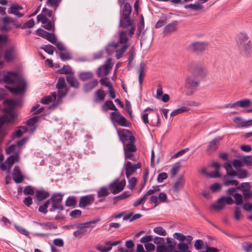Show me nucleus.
Listing matches in <instances>:
<instances>
[{
    "label": "nucleus",
    "mask_w": 252,
    "mask_h": 252,
    "mask_svg": "<svg viewBox=\"0 0 252 252\" xmlns=\"http://www.w3.org/2000/svg\"><path fill=\"white\" fill-rule=\"evenodd\" d=\"M234 203L231 197L228 196H222L217 200L215 204L211 205L213 209L215 210H221L224 208L226 204L231 205Z\"/></svg>",
    "instance_id": "obj_6"
},
{
    "label": "nucleus",
    "mask_w": 252,
    "mask_h": 252,
    "mask_svg": "<svg viewBox=\"0 0 252 252\" xmlns=\"http://www.w3.org/2000/svg\"><path fill=\"white\" fill-rule=\"evenodd\" d=\"M220 138H215L212 140L208 144L207 152L209 153L215 151L217 148V143L220 140Z\"/></svg>",
    "instance_id": "obj_28"
},
{
    "label": "nucleus",
    "mask_w": 252,
    "mask_h": 252,
    "mask_svg": "<svg viewBox=\"0 0 252 252\" xmlns=\"http://www.w3.org/2000/svg\"><path fill=\"white\" fill-rule=\"evenodd\" d=\"M54 12V11L45 7L43 8L42 10V13H43L44 14L46 17H49L51 18V20L52 21L53 23V25H54V23L56 21V17L55 16Z\"/></svg>",
    "instance_id": "obj_27"
},
{
    "label": "nucleus",
    "mask_w": 252,
    "mask_h": 252,
    "mask_svg": "<svg viewBox=\"0 0 252 252\" xmlns=\"http://www.w3.org/2000/svg\"><path fill=\"white\" fill-rule=\"evenodd\" d=\"M23 193L25 195H33L34 194V189L32 186H27L24 188Z\"/></svg>",
    "instance_id": "obj_55"
},
{
    "label": "nucleus",
    "mask_w": 252,
    "mask_h": 252,
    "mask_svg": "<svg viewBox=\"0 0 252 252\" xmlns=\"http://www.w3.org/2000/svg\"><path fill=\"white\" fill-rule=\"evenodd\" d=\"M41 49L49 55H53L55 50V47L51 45H45Z\"/></svg>",
    "instance_id": "obj_56"
},
{
    "label": "nucleus",
    "mask_w": 252,
    "mask_h": 252,
    "mask_svg": "<svg viewBox=\"0 0 252 252\" xmlns=\"http://www.w3.org/2000/svg\"><path fill=\"white\" fill-rule=\"evenodd\" d=\"M223 167L226 171V175L229 176L231 179H234L236 177V171H235L232 168L231 163L225 162L223 165Z\"/></svg>",
    "instance_id": "obj_25"
},
{
    "label": "nucleus",
    "mask_w": 252,
    "mask_h": 252,
    "mask_svg": "<svg viewBox=\"0 0 252 252\" xmlns=\"http://www.w3.org/2000/svg\"><path fill=\"white\" fill-rule=\"evenodd\" d=\"M135 140H131L129 141L126 146H124V151L134 152L136 150V148L134 145Z\"/></svg>",
    "instance_id": "obj_44"
},
{
    "label": "nucleus",
    "mask_w": 252,
    "mask_h": 252,
    "mask_svg": "<svg viewBox=\"0 0 252 252\" xmlns=\"http://www.w3.org/2000/svg\"><path fill=\"white\" fill-rule=\"evenodd\" d=\"M77 201L75 196H69L65 201V206L67 207H74Z\"/></svg>",
    "instance_id": "obj_46"
},
{
    "label": "nucleus",
    "mask_w": 252,
    "mask_h": 252,
    "mask_svg": "<svg viewBox=\"0 0 252 252\" xmlns=\"http://www.w3.org/2000/svg\"><path fill=\"white\" fill-rule=\"evenodd\" d=\"M63 199V194L60 192L54 193L52 196L48 199L49 203L52 202V207L49 209L50 212H54L56 210L63 211L64 208L62 204Z\"/></svg>",
    "instance_id": "obj_3"
},
{
    "label": "nucleus",
    "mask_w": 252,
    "mask_h": 252,
    "mask_svg": "<svg viewBox=\"0 0 252 252\" xmlns=\"http://www.w3.org/2000/svg\"><path fill=\"white\" fill-rule=\"evenodd\" d=\"M97 84L98 81L97 80L94 79L91 81L84 85L83 90L86 93H88L94 88Z\"/></svg>",
    "instance_id": "obj_26"
},
{
    "label": "nucleus",
    "mask_w": 252,
    "mask_h": 252,
    "mask_svg": "<svg viewBox=\"0 0 252 252\" xmlns=\"http://www.w3.org/2000/svg\"><path fill=\"white\" fill-rule=\"evenodd\" d=\"M50 196V192L43 189L37 190L36 192L35 197L38 201L46 199Z\"/></svg>",
    "instance_id": "obj_22"
},
{
    "label": "nucleus",
    "mask_w": 252,
    "mask_h": 252,
    "mask_svg": "<svg viewBox=\"0 0 252 252\" xmlns=\"http://www.w3.org/2000/svg\"><path fill=\"white\" fill-rule=\"evenodd\" d=\"M180 165L179 163L175 164L170 170L171 177H174L179 170Z\"/></svg>",
    "instance_id": "obj_58"
},
{
    "label": "nucleus",
    "mask_w": 252,
    "mask_h": 252,
    "mask_svg": "<svg viewBox=\"0 0 252 252\" xmlns=\"http://www.w3.org/2000/svg\"><path fill=\"white\" fill-rule=\"evenodd\" d=\"M111 119L114 120L119 126H127V120L122 115L119 111L112 112L110 116Z\"/></svg>",
    "instance_id": "obj_9"
},
{
    "label": "nucleus",
    "mask_w": 252,
    "mask_h": 252,
    "mask_svg": "<svg viewBox=\"0 0 252 252\" xmlns=\"http://www.w3.org/2000/svg\"><path fill=\"white\" fill-rule=\"evenodd\" d=\"M28 131V128L26 126H21L13 133V138H20L24 133Z\"/></svg>",
    "instance_id": "obj_30"
},
{
    "label": "nucleus",
    "mask_w": 252,
    "mask_h": 252,
    "mask_svg": "<svg viewBox=\"0 0 252 252\" xmlns=\"http://www.w3.org/2000/svg\"><path fill=\"white\" fill-rule=\"evenodd\" d=\"M93 77V73L91 72H83L79 74V77L82 81L90 79Z\"/></svg>",
    "instance_id": "obj_51"
},
{
    "label": "nucleus",
    "mask_w": 252,
    "mask_h": 252,
    "mask_svg": "<svg viewBox=\"0 0 252 252\" xmlns=\"http://www.w3.org/2000/svg\"><path fill=\"white\" fill-rule=\"evenodd\" d=\"M102 111L106 112L109 110H113V112H117L118 111L112 101L106 100L101 106Z\"/></svg>",
    "instance_id": "obj_23"
},
{
    "label": "nucleus",
    "mask_w": 252,
    "mask_h": 252,
    "mask_svg": "<svg viewBox=\"0 0 252 252\" xmlns=\"http://www.w3.org/2000/svg\"><path fill=\"white\" fill-rule=\"evenodd\" d=\"M36 34L43 38H45L52 44H55L57 38L56 35L51 32H48L45 30L39 28L36 31Z\"/></svg>",
    "instance_id": "obj_8"
},
{
    "label": "nucleus",
    "mask_w": 252,
    "mask_h": 252,
    "mask_svg": "<svg viewBox=\"0 0 252 252\" xmlns=\"http://www.w3.org/2000/svg\"><path fill=\"white\" fill-rule=\"evenodd\" d=\"M236 176L239 179H245L248 176V171L244 169H240L236 170Z\"/></svg>",
    "instance_id": "obj_43"
},
{
    "label": "nucleus",
    "mask_w": 252,
    "mask_h": 252,
    "mask_svg": "<svg viewBox=\"0 0 252 252\" xmlns=\"http://www.w3.org/2000/svg\"><path fill=\"white\" fill-rule=\"evenodd\" d=\"M153 231L159 235H161V236H166L167 235V232L166 231V230L162 227L161 226H158V227H156L154 228L153 229Z\"/></svg>",
    "instance_id": "obj_53"
},
{
    "label": "nucleus",
    "mask_w": 252,
    "mask_h": 252,
    "mask_svg": "<svg viewBox=\"0 0 252 252\" xmlns=\"http://www.w3.org/2000/svg\"><path fill=\"white\" fill-rule=\"evenodd\" d=\"M112 62V59L111 58H108L106 61V63L103 65L98 67L96 71L97 75L100 77L102 73V70H103L105 75L108 74L109 71V66Z\"/></svg>",
    "instance_id": "obj_18"
},
{
    "label": "nucleus",
    "mask_w": 252,
    "mask_h": 252,
    "mask_svg": "<svg viewBox=\"0 0 252 252\" xmlns=\"http://www.w3.org/2000/svg\"><path fill=\"white\" fill-rule=\"evenodd\" d=\"M39 118V116H38L32 117V118L29 119L27 121V125L30 126H34V125L37 122Z\"/></svg>",
    "instance_id": "obj_54"
},
{
    "label": "nucleus",
    "mask_w": 252,
    "mask_h": 252,
    "mask_svg": "<svg viewBox=\"0 0 252 252\" xmlns=\"http://www.w3.org/2000/svg\"><path fill=\"white\" fill-rule=\"evenodd\" d=\"M236 189L238 190H241V191L244 192L245 191H247V190L251 189V186L249 182L243 183L240 184L239 186H237Z\"/></svg>",
    "instance_id": "obj_49"
},
{
    "label": "nucleus",
    "mask_w": 252,
    "mask_h": 252,
    "mask_svg": "<svg viewBox=\"0 0 252 252\" xmlns=\"http://www.w3.org/2000/svg\"><path fill=\"white\" fill-rule=\"evenodd\" d=\"M62 0H47L46 1V4L54 9V11H56L57 8L60 5Z\"/></svg>",
    "instance_id": "obj_38"
},
{
    "label": "nucleus",
    "mask_w": 252,
    "mask_h": 252,
    "mask_svg": "<svg viewBox=\"0 0 252 252\" xmlns=\"http://www.w3.org/2000/svg\"><path fill=\"white\" fill-rule=\"evenodd\" d=\"M184 7L186 9L189 8L194 11H198L203 9V6L201 4L197 3L186 5L184 6Z\"/></svg>",
    "instance_id": "obj_39"
},
{
    "label": "nucleus",
    "mask_w": 252,
    "mask_h": 252,
    "mask_svg": "<svg viewBox=\"0 0 252 252\" xmlns=\"http://www.w3.org/2000/svg\"><path fill=\"white\" fill-rule=\"evenodd\" d=\"M56 87L57 88L66 87V85L65 83V79L63 77H59L56 84Z\"/></svg>",
    "instance_id": "obj_62"
},
{
    "label": "nucleus",
    "mask_w": 252,
    "mask_h": 252,
    "mask_svg": "<svg viewBox=\"0 0 252 252\" xmlns=\"http://www.w3.org/2000/svg\"><path fill=\"white\" fill-rule=\"evenodd\" d=\"M40 226H42L43 228L45 230L57 228V226L56 225L50 222H43L42 224H40Z\"/></svg>",
    "instance_id": "obj_57"
},
{
    "label": "nucleus",
    "mask_w": 252,
    "mask_h": 252,
    "mask_svg": "<svg viewBox=\"0 0 252 252\" xmlns=\"http://www.w3.org/2000/svg\"><path fill=\"white\" fill-rule=\"evenodd\" d=\"M14 52V49L13 47H11L5 51L4 59L7 62H10L13 59Z\"/></svg>",
    "instance_id": "obj_34"
},
{
    "label": "nucleus",
    "mask_w": 252,
    "mask_h": 252,
    "mask_svg": "<svg viewBox=\"0 0 252 252\" xmlns=\"http://www.w3.org/2000/svg\"><path fill=\"white\" fill-rule=\"evenodd\" d=\"M66 79L67 82L71 87L75 89H77L79 87V83L77 79L74 77L73 73H71V75H67Z\"/></svg>",
    "instance_id": "obj_24"
},
{
    "label": "nucleus",
    "mask_w": 252,
    "mask_h": 252,
    "mask_svg": "<svg viewBox=\"0 0 252 252\" xmlns=\"http://www.w3.org/2000/svg\"><path fill=\"white\" fill-rule=\"evenodd\" d=\"M8 13L12 14L17 17L21 18L24 16L26 11H24V8L19 4L14 3L10 5V7L8 9Z\"/></svg>",
    "instance_id": "obj_7"
},
{
    "label": "nucleus",
    "mask_w": 252,
    "mask_h": 252,
    "mask_svg": "<svg viewBox=\"0 0 252 252\" xmlns=\"http://www.w3.org/2000/svg\"><path fill=\"white\" fill-rule=\"evenodd\" d=\"M238 106L241 108H246L250 106L252 104L250 99L245 98L237 101Z\"/></svg>",
    "instance_id": "obj_45"
},
{
    "label": "nucleus",
    "mask_w": 252,
    "mask_h": 252,
    "mask_svg": "<svg viewBox=\"0 0 252 252\" xmlns=\"http://www.w3.org/2000/svg\"><path fill=\"white\" fill-rule=\"evenodd\" d=\"M238 45L239 49L244 52L246 56H249L250 55L251 44L246 34L242 33L239 36Z\"/></svg>",
    "instance_id": "obj_4"
},
{
    "label": "nucleus",
    "mask_w": 252,
    "mask_h": 252,
    "mask_svg": "<svg viewBox=\"0 0 252 252\" xmlns=\"http://www.w3.org/2000/svg\"><path fill=\"white\" fill-rule=\"evenodd\" d=\"M222 181L225 186H229L230 185H234L237 186L238 185V182L237 180H233L228 175H224L222 178Z\"/></svg>",
    "instance_id": "obj_29"
},
{
    "label": "nucleus",
    "mask_w": 252,
    "mask_h": 252,
    "mask_svg": "<svg viewBox=\"0 0 252 252\" xmlns=\"http://www.w3.org/2000/svg\"><path fill=\"white\" fill-rule=\"evenodd\" d=\"M131 12V7L130 4L128 2H126L124 4L123 9V15L122 16L125 19L128 16H130Z\"/></svg>",
    "instance_id": "obj_35"
},
{
    "label": "nucleus",
    "mask_w": 252,
    "mask_h": 252,
    "mask_svg": "<svg viewBox=\"0 0 252 252\" xmlns=\"http://www.w3.org/2000/svg\"><path fill=\"white\" fill-rule=\"evenodd\" d=\"M242 160L248 166H252V156H245Z\"/></svg>",
    "instance_id": "obj_63"
},
{
    "label": "nucleus",
    "mask_w": 252,
    "mask_h": 252,
    "mask_svg": "<svg viewBox=\"0 0 252 252\" xmlns=\"http://www.w3.org/2000/svg\"><path fill=\"white\" fill-rule=\"evenodd\" d=\"M177 22H174L168 24L164 28V33H170L176 31Z\"/></svg>",
    "instance_id": "obj_41"
},
{
    "label": "nucleus",
    "mask_w": 252,
    "mask_h": 252,
    "mask_svg": "<svg viewBox=\"0 0 252 252\" xmlns=\"http://www.w3.org/2000/svg\"><path fill=\"white\" fill-rule=\"evenodd\" d=\"M60 72L61 74H68L71 75V73L74 74L71 67L69 65H63L62 68L60 69Z\"/></svg>",
    "instance_id": "obj_52"
},
{
    "label": "nucleus",
    "mask_w": 252,
    "mask_h": 252,
    "mask_svg": "<svg viewBox=\"0 0 252 252\" xmlns=\"http://www.w3.org/2000/svg\"><path fill=\"white\" fill-rule=\"evenodd\" d=\"M43 110V107H40V105L37 104L32 107L31 111L33 112V114H37L42 112Z\"/></svg>",
    "instance_id": "obj_59"
},
{
    "label": "nucleus",
    "mask_w": 252,
    "mask_h": 252,
    "mask_svg": "<svg viewBox=\"0 0 252 252\" xmlns=\"http://www.w3.org/2000/svg\"><path fill=\"white\" fill-rule=\"evenodd\" d=\"M130 195V193L128 191H125L121 194L115 196L113 198L114 200H124Z\"/></svg>",
    "instance_id": "obj_60"
},
{
    "label": "nucleus",
    "mask_w": 252,
    "mask_h": 252,
    "mask_svg": "<svg viewBox=\"0 0 252 252\" xmlns=\"http://www.w3.org/2000/svg\"><path fill=\"white\" fill-rule=\"evenodd\" d=\"M95 97L94 98V101L95 102H99L102 101L105 96V94L104 91L102 89H99L97 90L95 93Z\"/></svg>",
    "instance_id": "obj_32"
},
{
    "label": "nucleus",
    "mask_w": 252,
    "mask_h": 252,
    "mask_svg": "<svg viewBox=\"0 0 252 252\" xmlns=\"http://www.w3.org/2000/svg\"><path fill=\"white\" fill-rule=\"evenodd\" d=\"M4 82L7 84H15V87H8L7 89L13 94H22L25 93L27 83L16 72H7V75L5 76Z\"/></svg>",
    "instance_id": "obj_2"
},
{
    "label": "nucleus",
    "mask_w": 252,
    "mask_h": 252,
    "mask_svg": "<svg viewBox=\"0 0 252 252\" xmlns=\"http://www.w3.org/2000/svg\"><path fill=\"white\" fill-rule=\"evenodd\" d=\"M208 44L204 42H195L192 43L189 46V49L194 52H202L205 50Z\"/></svg>",
    "instance_id": "obj_15"
},
{
    "label": "nucleus",
    "mask_w": 252,
    "mask_h": 252,
    "mask_svg": "<svg viewBox=\"0 0 252 252\" xmlns=\"http://www.w3.org/2000/svg\"><path fill=\"white\" fill-rule=\"evenodd\" d=\"M7 116L5 117L7 120V123L12 122L16 117V116L11 109L6 110Z\"/></svg>",
    "instance_id": "obj_48"
},
{
    "label": "nucleus",
    "mask_w": 252,
    "mask_h": 252,
    "mask_svg": "<svg viewBox=\"0 0 252 252\" xmlns=\"http://www.w3.org/2000/svg\"><path fill=\"white\" fill-rule=\"evenodd\" d=\"M233 121L238 127H247L252 126V119L246 120L240 117H235Z\"/></svg>",
    "instance_id": "obj_14"
},
{
    "label": "nucleus",
    "mask_w": 252,
    "mask_h": 252,
    "mask_svg": "<svg viewBox=\"0 0 252 252\" xmlns=\"http://www.w3.org/2000/svg\"><path fill=\"white\" fill-rule=\"evenodd\" d=\"M242 248L246 252H252V243H243Z\"/></svg>",
    "instance_id": "obj_64"
},
{
    "label": "nucleus",
    "mask_w": 252,
    "mask_h": 252,
    "mask_svg": "<svg viewBox=\"0 0 252 252\" xmlns=\"http://www.w3.org/2000/svg\"><path fill=\"white\" fill-rule=\"evenodd\" d=\"M155 244H157V252H164L165 251L166 244L164 239L162 237H156L153 240Z\"/></svg>",
    "instance_id": "obj_16"
},
{
    "label": "nucleus",
    "mask_w": 252,
    "mask_h": 252,
    "mask_svg": "<svg viewBox=\"0 0 252 252\" xmlns=\"http://www.w3.org/2000/svg\"><path fill=\"white\" fill-rule=\"evenodd\" d=\"M128 41V37L127 36V32L126 31H122L119 35V43L121 44H127L126 42Z\"/></svg>",
    "instance_id": "obj_40"
},
{
    "label": "nucleus",
    "mask_w": 252,
    "mask_h": 252,
    "mask_svg": "<svg viewBox=\"0 0 252 252\" xmlns=\"http://www.w3.org/2000/svg\"><path fill=\"white\" fill-rule=\"evenodd\" d=\"M145 63L144 62H141L140 63L139 69V76H138V81L140 85V89L142 88V84L143 82V74L144 73L145 67Z\"/></svg>",
    "instance_id": "obj_33"
},
{
    "label": "nucleus",
    "mask_w": 252,
    "mask_h": 252,
    "mask_svg": "<svg viewBox=\"0 0 252 252\" xmlns=\"http://www.w3.org/2000/svg\"><path fill=\"white\" fill-rule=\"evenodd\" d=\"M110 194L109 188L107 186H103L99 188L97 191V197L99 198L98 202L104 201L105 198Z\"/></svg>",
    "instance_id": "obj_17"
},
{
    "label": "nucleus",
    "mask_w": 252,
    "mask_h": 252,
    "mask_svg": "<svg viewBox=\"0 0 252 252\" xmlns=\"http://www.w3.org/2000/svg\"><path fill=\"white\" fill-rule=\"evenodd\" d=\"M119 43L112 42L109 43L105 47V51L109 55H112L117 48Z\"/></svg>",
    "instance_id": "obj_31"
},
{
    "label": "nucleus",
    "mask_w": 252,
    "mask_h": 252,
    "mask_svg": "<svg viewBox=\"0 0 252 252\" xmlns=\"http://www.w3.org/2000/svg\"><path fill=\"white\" fill-rule=\"evenodd\" d=\"M36 18L37 21L41 22L43 24H45L48 21V18L42 12L37 16Z\"/></svg>",
    "instance_id": "obj_61"
},
{
    "label": "nucleus",
    "mask_w": 252,
    "mask_h": 252,
    "mask_svg": "<svg viewBox=\"0 0 252 252\" xmlns=\"http://www.w3.org/2000/svg\"><path fill=\"white\" fill-rule=\"evenodd\" d=\"M94 200V195L93 194L87 195L81 197L79 201V207L81 208H85L92 204Z\"/></svg>",
    "instance_id": "obj_13"
},
{
    "label": "nucleus",
    "mask_w": 252,
    "mask_h": 252,
    "mask_svg": "<svg viewBox=\"0 0 252 252\" xmlns=\"http://www.w3.org/2000/svg\"><path fill=\"white\" fill-rule=\"evenodd\" d=\"M190 110V108L187 106H182L181 107L174 110L170 113V116L173 117L179 114L187 112Z\"/></svg>",
    "instance_id": "obj_42"
},
{
    "label": "nucleus",
    "mask_w": 252,
    "mask_h": 252,
    "mask_svg": "<svg viewBox=\"0 0 252 252\" xmlns=\"http://www.w3.org/2000/svg\"><path fill=\"white\" fill-rule=\"evenodd\" d=\"M132 22L130 21V16H128L125 19L123 16V18L120 19L119 26L122 27L124 29H126L128 27H130V29L128 30V34L129 36H131L133 34L134 28L132 25Z\"/></svg>",
    "instance_id": "obj_11"
},
{
    "label": "nucleus",
    "mask_w": 252,
    "mask_h": 252,
    "mask_svg": "<svg viewBox=\"0 0 252 252\" xmlns=\"http://www.w3.org/2000/svg\"><path fill=\"white\" fill-rule=\"evenodd\" d=\"M125 167L126 177L127 179H129L132 174L141 167V164L140 163L133 164L130 161H127L125 163Z\"/></svg>",
    "instance_id": "obj_10"
},
{
    "label": "nucleus",
    "mask_w": 252,
    "mask_h": 252,
    "mask_svg": "<svg viewBox=\"0 0 252 252\" xmlns=\"http://www.w3.org/2000/svg\"><path fill=\"white\" fill-rule=\"evenodd\" d=\"M57 89H58V99L57 101H56V102L52 104V105L50 106V108H54L58 104H59L61 102V100L60 99H61L62 98L64 97L67 94V87L57 88Z\"/></svg>",
    "instance_id": "obj_20"
},
{
    "label": "nucleus",
    "mask_w": 252,
    "mask_h": 252,
    "mask_svg": "<svg viewBox=\"0 0 252 252\" xmlns=\"http://www.w3.org/2000/svg\"><path fill=\"white\" fill-rule=\"evenodd\" d=\"M118 134L120 140L123 142L135 140V138L132 135L131 132L129 130L123 129L122 131V136L119 131H118Z\"/></svg>",
    "instance_id": "obj_19"
},
{
    "label": "nucleus",
    "mask_w": 252,
    "mask_h": 252,
    "mask_svg": "<svg viewBox=\"0 0 252 252\" xmlns=\"http://www.w3.org/2000/svg\"><path fill=\"white\" fill-rule=\"evenodd\" d=\"M19 157L18 155L10 156L6 160V162L8 164L9 168L8 170L11 168L13 164L15 161H18Z\"/></svg>",
    "instance_id": "obj_37"
},
{
    "label": "nucleus",
    "mask_w": 252,
    "mask_h": 252,
    "mask_svg": "<svg viewBox=\"0 0 252 252\" xmlns=\"http://www.w3.org/2000/svg\"><path fill=\"white\" fill-rule=\"evenodd\" d=\"M189 70L192 75L188 77L185 82V87L190 90L191 94L197 88L200 83L199 79L203 78L206 71L204 65L199 62H192L189 65Z\"/></svg>",
    "instance_id": "obj_1"
},
{
    "label": "nucleus",
    "mask_w": 252,
    "mask_h": 252,
    "mask_svg": "<svg viewBox=\"0 0 252 252\" xmlns=\"http://www.w3.org/2000/svg\"><path fill=\"white\" fill-rule=\"evenodd\" d=\"M56 99V93H53L51 96L47 95L43 97L41 100V102L44 104H48L51 102L53 100Z\"/></svg>",
    "instance_id": "obj_36"
},
{
    "label": "nucleus",
    "mask_w": 252,
    "mask_h": 252,
    "mask_svg": "<svg viewBox=\"0 0 252 252\" xmlns=\"http://www.w3.org/2000/svg\"><path fill=\"white\" fill-rule=\"evenodd\" d=\"M185 179L184 175H180L173 185V191L174 193H178L184 187Z\"/></svg>",
    "instance_id": "obj_12"
},
{
    "label": "nucleus",
    "mask_w": 252,
    "mask_h": 252,
    "mask_svg": "<svg viewBox=\"0 0 252 252\" xmlns=\"http://www.w3.org/2000/svg\"><path fill=\"white\" fill-rule=\"evenodd\" d=\"M128 47V45L127 44H124L120 49L117 51L116 54L117 59L119 60L122 57L124 53L126 51Z\"/></svg>",
    "instance_id": "obj_50"
},
{
    "label": "nucleus",
    "mask_w": 252,
    "mask_h": 252,
    "mask_svg": "<svg viewBox=\"0 0 252 252\" xmlns=\"http://www.w3.org/2000/svg\"><path fill=\"white\" fill-rule=\"evenodd\" d=\"M126 184L125 179L119 181V179H116L108 185V188L113 194L120 192L124 189Z\"/></svg>",
    "instance_id": "obj_5"
},
{
    "label": "nucleus",
    "mask_w": 252,
    "mask_h": 252,
    "mask_svg": "<svg viewBox=\"0 0 252 252\" xmlns=\"http://www.w3.org/2000/svg\"><path fill=\"white\" fill-rule=\"evenodd\" d=\"M49 204V200H46L42 205L39 206L38 211L43 214H47Z\"/></svg>",
    "instance_id": "obj_47"
},
{
    "label": "nucleus",
    "mask_w": 252,
    "mask_h": 252,
    "mask_svg": "<svg viewBox=\"0 0 252 252\" xmlns=\"http://www.w3.org/2000/svg\"><path fill=\"white\" fill-rule=\"evenodd\" d=\"M166 243L167 245H166L165 251L164 252H177L175 249L176 242L174 239L167 237Z\"/></svg>",
    "instance_id": "obj_21"
}]
</instances>
